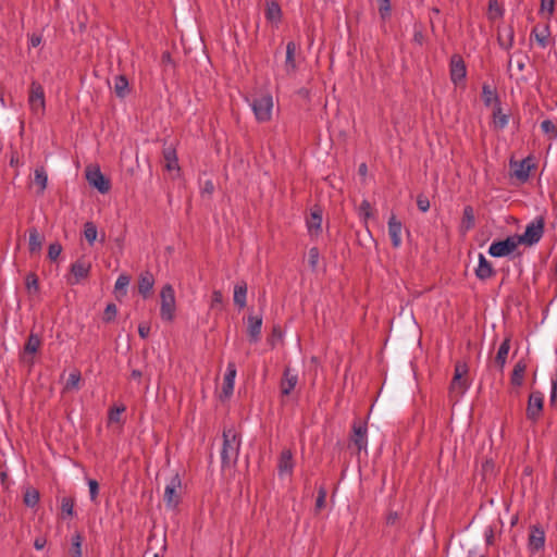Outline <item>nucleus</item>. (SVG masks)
Wrapping results in <instances>:
<instances>
[{
    "instance_id": "nucleus-51",
    "label": "nucleus",
    "mask_w": 557,
    "mask_h": 557,
    "mask_svg": "<svg viewBox=\"0 0 557 557\" xmlns=\"http://www.w3.org/2000/svg\"><path fill=\"white\" fill-rule=\"evenodd\" d=\"M417 206H418V209L420 211L426 212L430 209V200H429V198L425 195H423V194L418 195V197H417Z\"/></svg>"
},
{
    "instance_id": "nucleus-11",
    "label": "nucleus",
    "mask_w": 557,
    "mask_h": 557,
    "mask_svg": "<svg viewBox=\"0 0 557 557\" xmlns=\"http://www.w3.org/2000/svg\"><path fill=\"white\" fill-rule=\"evenodd\" d=\"M450 79L457 86L463 82L467 75V67L463 59L459 54H454L449 63Z\"/></svg>"
},
{
    "instance_id": "nucleus-61",
    "label": "nucleus",
    "mask_w": 557,
    "mask_h": 557,
    "mask_svg": "<svg viewBox=\"0 0 557 557\" xmlns=\"http://www.w3.org/2000/svg\"><path fill=\"white\" fill-rule=\"evenodd\" d=\"M42 41L41 35L38 34H32L29 37V46L33 48L38 47Z\"/></svg>"
},
{
    "instance_id": "nucleus-12",
    "label": "nucleus",
    "mask_w": 557,
    "mask_h": 557,
    "mask_svg": "<svg viewBox=\"0 0 557 557\" xmlns=\"http://www.w3.org/2000/svg\"><path fill=\"white\" fill-rule=\"evenodd\" d=\"M545 531L539 525L534 524L530 527V533L528 539V547L532 553L540 552L545 546Z\"/></svg>"
},
{
    "instance_id": "nucleus-15",
    "label": "nucleus",
    "mask_w": 557,
    "mask_h": 557,
    "mask_svg": "<svg viewBox=\"0 0 557 557\" xmlns=\"http://www.w3.org/2000/svg\"><path fill=\"white\" fill-rule=\"evenodd\" d=\"M154 285V276L150 271H144L138 277V293L144 299L149 298L152 295Z\"/></svg>"
},
{
    "instance_id": "nucleus-18",
    "label": "nucleus",
    "mask_w": 557,
    "mask_h": 557,
    "mask_svg": "<svg viewBox=\"0 0 557 557\" xmlns=\"http://www.w3.org/2000/svg\"><path fill=\"white\" fill-rule=\"evenodd\" d=\"M351 441L356 445L358 451L367 448L368 441L366 423H354Z\"/></svg>"
},
{
    "instance_id": "nucleus-48",
    "label": "nucleus",
    "mask_w": 557,
    "mask_h": 557,
    "mask_svg": "<svg viewBox=\"0 0 557 557\" xmlns=\"http://www.w3.org/2000/svg\"><path fill=\"white\" fill-rule=\"evenodd\" d=\"M467 372H468L467 364L463 362H457L455 366L454 377L450 383H457Z\"/></svg>"
},
{
    "instance_id": "nucleus-58",
    "label": "nucleus",
    "mask_w": 557,
    "mask_h": 557,
    "mask_svg": "<svg viewBox=\"0 0 557 557\" xmlns=\"http://www.w3.org/2000/svg\"><path fill=\"white\" fill-rule=\"evenodd\" d=\"M235 376H236V370L233 366H230L224 375L223 383H234Z\"/></svg>"
},
{
    "instance_id": "nucleus-23",
    "label": "nucleus",
    "mask_w": 557,
    "mask_h": 557,
    "mask_svg": "<svg viewBox=\"0 0 557 557\" xmlns=\"http://www.w3.org/2000/svg\"><path fill=\"white\" fill-rule=\"evenodd\" d=\"M297 51V45L294 41H289L286 45V59H285V71L290 74L297 69L295 54Z\"/></svg>"
},
{
    "instance_id": "nucleus-9",
    "label": "nucleus",
    "mask_w": 557,
    "mask_h": 557,
    "mask_svg": "<svg viewBox=\"0 0 557 557\" xmlns=\"http://www.w3.org/2000/svg\"><path fill=\"white\" fill-rule=\"evenodd\" d=\"M90 270V262L84 260L83 258L77 259L71 265L72 276L67 278V283L71 285L78 284L82 280H85L89 276Z\"/></svg>"
},
{
    "instance_id": "nucleus-16",
    "label": "nucleus",
    "mask_w": 557,
    "mask_h": 557,
    "mask_svg": "<svg viewBox=\"0 0 557 557\" xmlns=\"http://www.w3.org/2000/svg\"><path fill=\"white\" fill-rule=\"evenodd\" d=\"M510 165L515 168L513 175L521 182L524 183L529 180L530 171L534 166L531 163V158L523 159L520 162L510 161Z\"/></svg>"
},
{
    "instance_id": "nucleus-52",
    "label": "nucleus",
    "mask_w": 557,
    "mask_h": 557,
    "mask_svg": "<svg viewBox=\"0 0 557 557\" xmlns=\"http://www.w3.org/2000/svg\"><path fill=\"white\" fill-rule=\"evenodd\" d=\"M541 128L545 134H554L555 137H557V127L550 120H544L541 123Z\"/></svg>"
},
{
    "instance_id": "nucleus-7",
    "label": "nucleus",
    "mask_w": 557,
    "mask_h": 557,
    "mask_svg": "<svg viewBox=\"0 0 557 557\" xmlns=\"http://www.w3.org/2000/svg\"><path fill=\"white\" fill-rule=\"evenodd\" d=\"M181 487H182V481L180 475L176 473L173 475L170 480V482L166 484L164 490V503L168 508H176L177 505L181 502Z\"/></svg>"
},
{
    "instance_id": "nucleus-57",
    "label": "nucleus",
    "mask_w": 557,
    "mask_h": 557,
    "mask_svg": "<svg viewBox=\"0 0 557 557\" xmlns=\"http://www.w3.org/2000/svg\"><path fill=\"white\" fill-rule=\"evenodd\" d=\"M413 41L420 46L424 42V34L421 27H414Z\"/></svg>"
},
{
    "instance_id": "nucleus-26",
    "label": "nucleus",
    "mask_w": 557,
    "mask_h": 557,
    "mask_svg": "<svg viewBox=\"0 0 557 557\" xmlns=\"http://www.w3.org/2000/svg\"><path fill=\"white\" fill-rule=\"evenodd\" d=\"M322 224V210L315 208L311 210L310 218L307 220V226L310 233L319 234Z\"/></svg>"
},
{
    "instance_id": "nucleus-19",
    "label": "nucleus",
    "mask_w": 557,
    "mask_h": 557,
    "mask_svg": "<svg viewBox=\"0 0 557 557\" xmlns=\"http://www.w3.org/2000/svg\"><path fill=\"white\" fill-rule=\"evenodd\" d=\"M497 41L502 48L509 50L515 41L513 27L511 25L498 27Z\"/></svg>"
},
{
    "instance_id": "nucleus-53",
    "label": "nucleus",
    "mask_w": 557,
    "mask_h": 557,
    "mask_svg": "<svg viewBox=\"0 0 557 557\" xmlns=\"http://www.w3.org/2000/svg\"><path fill=\"white\" fill-rule=\"evenodd\" d=\"M88 486H89L90 499H91V502H96L98 493H99V484L96 480L89 479Z\"/></svg>"
},
{
    "instance_id": "nucleus-36",
    "label": "nucleus",
    "mask_w": 557,
    "mask_h": 557,
    "mask_svg": "<svg viewBox=\"0 0 557 557\" xmlns=\"http://www.w3.org/2000/svg\"><path fill=\"white\" fill-rule=\"evenodd\" d=\"M129 276L126 275V274H121L116 282H115V285H114V292H115V295L116 297L119 298L120 296L123 297L126 295L127 293V286L129 284Z\"/></svg>"
},
{
    "instance_id": "nucleus-14",
    "label": "nucleus",
    "mask_w": 557,
    "mask_h": 557,
    "mask_svg": "<svg viewBox=\"0 0 557 557\" xmlns=\"http://www.w3.org/2000/svg\"><path fill=\"white\" fill-rule=\"evenodd\" d=\"M262 315L249 314L247 318V334L250 343H258L261 339Z\"/></svg>"
},
{
    "instance_id": "nucleus-34",
    "label": "nucleus",
    "mask_w": 557,
    "mask_h": 557,
    "mask_svg": "<svg viewBox=\"0 0 557 557\" xmlns=\"http://www.w3.org/2000/svg\"><path fill=\"white\" fill-rule=\"evenodd\" d=\"M34 182L39 187L38 193L42 194L45 191V189L47 188V183H48V175H47V172H46V170H45V168L42 165L41 166H37L35 169Z\"/></svg>"
},
{
    "instance_id": "nucleus-35",
    "label": "nucleus",
    "mask_w": 557,
    "mask_h": 557,
    "mask_svg": "<svg viewBox=\"0 0 557 557\" xmlns=\"http://www.w3.org/2000/svg\"><path fill=\"white\" fill-rule=\"evenodd\" d=\"M84 537L79 532H75L71 539V548L70 556L71 557H82V545Z\"/></svg>"
},
{
    "instance_id": "nucleus-17",
    "label": "nucleus",
    "mask_w": 557,
    "mask_h": 557,
    "mask_svg": "<svg viewBox=\"0 0 557 557\" xmlns=\"http://www.w3.org/2000/svg\"><path fill=\"white\" fill-rule=\"evenodd\" d=\"M388 235L392 240V246L398 248L401 245V230L403 224L397 220L395 214H392L388 219Z\"/></svg>"
},
{
    "instance_id": "nucleus-62",
    "label": "nucleus",
    "mask_w": 557,
    "mask_h": 557,
    "mask_svg": "<svg viewBox=\"0 0 557 557\" xmlns=\"http://www.w3.org/2000/svg\"><path fill=\"white\" fill-rule=\"evenodd\" d=\"M485 541H486L487 545L494 544V528L493 527H488L485 530Z\"/></svg>"
},
{
    "instance_id": "nucleus-45",
    "label": "nucleus",
    "mask_w": 557,
    "mask_h": 557,
    "mask_svg": "<svg viewBox=\"0 0 557 557\" xmlns=\"http://www.w3.org/2000/svg\"><path fill=\"white\" fill-rule=\"evenodd\" d=\"M320 259V252L317 247H312L308 252V263L312 271H315Z\"/></svg>"
},
{
    "instance_id": "nucleus-39",
    "label": "nucleus",
    "mask_w": 557,
    "mask_h": 557,
    "mask_svg": "<svg viewBox=\"0 0 557 557\" xmlns=\"http://www.w3.org/2000/svg\"><path fill=\"white\" fill-rule=\"evenodd\" d=\"M504 14V10L498 3L497 0H488V18L491 21H495L502 17Z\"/></svg>"
},
{
    "instance_id": "nucleus-46",
    "label": "nucleus",
    "mask_w": 557,
    "mask_h": 557,
    "mask_svg": "<svg viewBox=\"0 0 557 557\" xmlns=\"http://www.w3.org/2000/svg\"><path fill=\"white\" fill-rule=\"evenodd\" d=\"M379 3V13L383 21L391 16V0H376Z\"/></svg>"
},
{
    "instance_id": "nucleus-24",
    "label": "nucleus",
    "mask_w": 557,
    "mask_h": 557,
    "mask_svg": "<svg viewBox=\"0 0 557 557\" xmlns=\"http://www.w3.org/2000/svg\"><path fill=\"white\" fill-rule=\"evenodd\" d=\"M29 234V242H28V248L30 253H37L41 250L42 243H44V236L38 232L36 227H30L28 230Z\"/></svg>"
},
{
    "instance_id": "nucleus-32",
    "label": "nucleus",
    "mask_w": 557,
    "mask_h": 557,
    "mask_svg": "<svg viewBox=\"0 0 557 557\" xmlns=\"http://www.w3.org/2000/svg\"><path fill=\"white\" fill-rule=\"evenodd\" d=\"M265 17L269 22L280 23L282 18V10L277 2L271 1L267 3Z\"/></svg>"
},
{
    "instance_id": "nucleus-33",
    "label": "nucleus",
    "mask_w": 557,
    "mask_h": 557,
    "mask_svg": "<svg viewBox=\"0 0 557 557\" xmlns=\"http://www.w3.org/2000/svg\"><path fill=\"white\" fill-rule=\"evenodd\" d=\"M531 37H534L542 48H546L548 46L549 37L548 25H544L541 29L539 27H534L531 32Z\"/></svg>"
},
{
    "instance_id": "nucleus-13",
    "label": "nucleus",
    "mask_w": 557,
    "mask_h": 557,
    "mask_svg": "<svg viewBox=\"0 0 557 557\" xmlns=\"http://www.w3.org/2000/svg\"><path fill=\"white\" fill-rule=\"evenodd\" d=\"M41 345V339L37 334L30 333L21 356L24 363L32 364L34 361V355L38 351Z\"/></svg>"
},
{
    "instance_id": "nucleus-56",
    "label": "nucleus",
    "mask_w": 557,
    "mask_h": 557,
    "mask_svg": "<svg viewBox=\"0 0 557 557\" xmlns=\"http://www.w3.org/2000/svg\"><path fill=\"white\" fill-rule=\"evenodd\" d=\"M554 8H555L554 0H541V10L543 12L547 11L548 14L550 15L554 12Z\"/></svg>"
},
{
    "instance_id": "nucleus-31",
    "label": "nucleus",
    "mask_w": 557,
    "mask_h": 557,
    "mask_svg": "<svg viewBox=\"0 0 557 557\" xmlns=\"http://www.w3.org/2000/svg\"><path fill=\"white\" fill-rule=\"evenodd\" d=\"M114 92L116 97L123 99L129 94L128 81L125 75H117L114 78Z\"/></svg>"
},
{
    "instance_id": "nucleus-10",
    "label": "nucleus",
    "mask_w": 557,
    "mask_h": 557,
    "mask_svg": "<svg viewBox=\"0 0 557 557\" xmlns=\"http://www.w3.org/2000/svg\"><path fill=\"white\" fill-rule=\"evenodd\" d=\"M544 396L541 392H532L529 396L527 407V418L532 422H536L543 411Z\"/></svg>"
},
{
    "instance_id": "nucleus-1",
    "label": "nucleus",
    "mask_w": 557,
    "mask_h": 557,
    "mask_svg": "<svg viewBox=\"0 0 557 557\" xmlns=\"http://www.w3.org/2000/svg\"><path fill=\"white\" fill-rule=\"evenodd\" d=\"M240 448V437L234 429L223 431V446L221 450L222 468H231L236 465Z\"/></svg>"
},
{
    "instance_id": "nucleus-27",
    "label": "nucleus",
    "mask_w": 557,
    "mask_h": 557,
    "mask_svg": "<svg viewBox=\"0 0 557 557\" xmlns=\"http://www.w3.org/2000/svg\"><path fill=\"white\" fill-rule=\"evenodd\" d=\"M482 100L486 107L492 104L497 106L500 103L496 89L488 84H483L482 86Z\"/></svg>"
},
{
    "instance_id": "nucleus-21",
    "label": "nucleus",
    "mask_w": 557,
    "mask_h": 557,
    "mask_svg": "<svg viewBox=\"0 0 557 557\" xmlns=\"http://www.w3.org/2000/svg\"><path fill=\"white\" fill-rule=\"evenodd\" d=\"M495 275V270L490 261L480 253L479 255V265L475 269V276L481 281H486Z\"/></svg>"
},
{
    "instance_id": "nucleus-40",
    "label": "nucleus",
    "mask_w": 557,
    "mask_h": 557,
    "mask_svg": "<svg viewBox=\"0 0 557 557\" xmlns=\"http://www.w3.org/2000/svg\"><path fill=\"white\" fill-rule=\"evenodd\" d=\"M97 234V226L94 222H86L84 224V236L90 246L95 243Z\"/></svg>"
},
{
    "instance_id": "nucleus-64",
    "label": "nucleus",
    "mask_w": 557,
    "mask_h": 557,
    "mask_svg": "<svg viewBox=\"0 0 557 557\" xmlns=\"http://www.w3.org/2000/svg\"><path fill=\"white\" fill-rule=\"evenodd\" d=\"M529 59L528 55H524L521 59L516 60L515 64L519 72H522L525 69V61Z\"/></svg>"
},
{
    "instance_id": "nucleus-2",
    "label": "nucleus",
    "mask_w": 557,
    "mask_h": 557,
    "mask_svg": "<svg viewBox=\"0 0 557 557\" xmlns=\"http://www.w3.org/2000/svg\"><path fill=\"white\" fill-rule=\"evenodd\" d=\"M250 107L258 122H268L272 117L273 98L270 92H259L252 97Z\"/></svg>"
},
{
    "instance_id": "nucleus-3",
    "label": "nucleus",
    "mask_w": 557,
    "mask_h": 557,
    "mask_svg": "<svg viewBox=\"0 0 557 557\" xmlns=\"http://www.w3.org/2000/svg\"><path fill=\"white\" fill-rule=\"evenodd\" d=\"M176 300L175 292L171 284H165L160 292V317L165 322H172L175 318Z\"/></svg>"
},
{
    "instance_id": "nucleus-55",
    "label": "nucleus",
    "mask_w": 557,
    "mask_h": 557,
    "mask_svg": "<svg viewBox=\"0 0 557 557\" xmlns=\"http://www.w3.org/2000/svg\"><path fill=\"white\" fill-rule=\"evenodd\" d=\"M223 304V294L220 290L212 293L211 308L221 307Z\"/></svg>"
},
{
    "instance_id": "nucleus-54",
    "label": "nucleus",
    "mask_w": 557,
    "mask_h": 557,
    "mask_svg": "<svg viewBox=\"0 0 557 557\" xmlns=\"http://www.w3.org/2000/svg\"><path fill=\"white\" fill-rule=\"evenodd\" d=\"M234 392V385H222V391L219 393V398L222 401L228 399Z\"/></svg>"
},
{
    "instance_id": "nucleus-5",
    "label": "nucleus",
    "mask_w": 557,
    "mask_h": 557,
    "mask_svg": "<svg viewBox=\"0 0 557 557\" xmlns=\"http://www.w3.org/2000/svg\"><path fill=\"white\" fill-rule=\"evenodd\" d=\"M28 104L33 113L42 115L46 109L44 87L33 81L29 88Z\"/></svg>"
},
{
    "instance_id": "nucleus-38",
    "label": "nucleus",
    "mask_w": 557,
    "mask_h": 557,
    "mask_svg": "<svg viewBox=\"0 0 557 557\" xmlns=\"http://www.w3.org/2000/svg\"><path fill=\"white\" fill-rule=\"evenodd\" d=\"M25 287L28 294H38L39 292V281L36 273L30 272L25 277Z\"/></svg>"
},
{
    "instance_id": "nucleus-29",
    "label": "nucleus",
    "mask_w": 557,
    "mask_h": 557,
    "mask_svg": "<svg viewBox=\"0 0 557 557\" xmlns=\"http://www.w3.org/2000/svg\"><path fill=\"white\" fill-rule=\"evenodd\" d=\"M163 158L165 160V169L168 171L180 169L175 148H173L172 146L164 147Z\"/></svg>"
},
{
    "instance_id": "nucleus-28",
    "label": "nucleus",
    "mask_w": 557,
    "mask_h": 557,
    "mask_svg": "<svg viewBox=\"0 0 557 557\" xmlns=\"http://www.w3.org/2000/svg\"><path fill=\"white\" fill-rule=\"evenodd\" d=\"M475 225L474 210L471 206H466L462 212V219L460 224V230L463 233H467L469 230L473 228Z\"/></svg>"
},
{
    "instance_id": "nucleus-41",
    "label": "nucleus",
    "mask_w": 557,
    "mask_h": 557,
    "mask_svg": "<svg viewBox=\"0 0 557 557\" xmlns=\"http://www.w3.org/2000/svg\"><path fill=\"white\" fill-rule=\"evenodd\" d=\"M74 497H63L61 500V511L63 517H73L74 515Z\"/></svg>"
},
{
    "instance_id": "nucleus-37",
    "label": "nucleus",
    "mask_w": 557,
    "mask_h": 557,
    "mask_svg": "<svg viewBox=\"0 0 557 557\" xmlns=\"http://www.w3.org/2000/svg\"><path fill=\"white\" fill-rule=\"evenodd\" d=\"M527 370V363L523 359L519 360L512 370L510 383H521Z\"/></svg>"
},
{
    "instance_id": "nucleus-49",
    "label": "nucleus",
    "mask_w": 557,
    "mask_h": 557,
    "mask_svg": "<svg viewBox=\"0 0 557 557\" xmlns=\"http://www.w3.org/2000/svg\"><path fill=\"white\" fill-rule=\"evenodd\" d=\"M61 251H62L61 244L52 243V244L49 245V248H48V258L51 261H55L59 258Z\"/></svg>"
},
{
    "instance_id": "nucleus-63",
    "label": "nucleus",
    "mask_w": 557,
    "mask_h": 557,
    "mask_svg": "<svg viewBox=\"0 0 557 557\" xmlns=\"http://www.w3.org/2000/svg\"><path fill=\"white\" fill-rule=\"evenodd\" d=\"M467 385H450L449 393L453 394H463L466 392Z\"/></svg>"
},
{
    "instance_id": "nucleus-43",
    "label": "nucleus",
    "mask_w": 557,
    "mask_h": 557,
    "mask_svg": "<svg viewBox=\"0 0 557 557\" xmlns=\"http://www.w3.org/2000/svg\"><path fill=\"white\" fill-rule=\"evenodd\" d=\"M117 314V307L115 304H108L102 315V321L104 323H110L115 320Z\"/></svg>"
},
{
    "instance_id": "nucleus-20",
    "label": "nucleus",
    "mask_w": 557,
    "mask_h": 557,
    "mask_svg": "<svg viewBox=\"0 0 557 557\" xmlns=\"http://www.w3.org/2000/svg\"><path fill=\"white\" fill-rule=\"evenodd\" d=\"M294 469V458L290 449H283L277 463V470L280 475L290 474Z\"/></svg>"
},
{
    "instance_id": "nucleus-6",
    "label": "nucleus",
    "mask_w": 557,
    "mask_h": 557,
    "mask_svg": "<svg viewBox=\"0 0 557 557\" xmlns=\"http://www.w3.org/2000/svg\"><path fill=\"white\" fill-rule=\"evenodd\" d=\"M517 237L508 236L503 240L493 242L488 248V253L494 258L510 256L519 246Z\"/></svg>"
},
{
    "instance_id": "nucleus-47",
    "label": "nucleus",
    "mask_w": 557,
    "mask_h": 557,
    "mask_svg": "<svg viewBox=\"0 0 557 557\" xmlns=\"http://www.w3.org/2000/svg\"><path fill=\"white\" fill-rule=\"evenodd\" d=\"M359 215L363 219L366 224L368 219L372 216V207L367 199L362 200L360 203Z\"/></svg>"
},
{
    "instance_id": "nucleus-4",
    "label": "nucleus",
    "mask_w": 557,
    "mask_h": 557,
    "mask_svg": "<svg viewBox=\"0 0 557 557\" xmlns=\"http://www.w3.org/2000/svg\"><path fill=\"white\" fill-rule=\"evenodd\" d=\"M545 220L543 216H537L525 227L522 235H515L519 240V244H525L532 246L537 244L544 234Z\"/></svg>"
},
{
    "instance_id": "nucleus-42",
    "label": "nucleus",
    "mask_w": 557,
    "mask_h": 557,
    "mask_svg": "<svg viewBox=\"0 0 557 557\" xmlns=\"http://www.w3.org/2000/svg\"><path fill=\"white\" fill-rule=\"evenodd\" d=\"M39 502V492L35 488L26 490L24 494V503L28 507H35Z\"/></svg>"
},
{
    "instance_id": "nucleus-8",
    "label": "nucleus",
    "mask_w": 557,
    "mask_h": 557,
    "mask_svg": "<svg viewBox=\"0 0 557 557\" xmlns=\"http://www.w3.org/2000/svg\"><path fill=\"white\" fill-rule=\"evenodd\" d=\"M86 180L91 187L101 194H107L111 189L110 180L101 173L98 166H88L86 169Z\"/></svg>"
},
{
    "instance_id": "nucleus-30",
    "label": "nucleus",
    "mask_w": 557,
    "mask_h": 557,
    "mask_svg": "<svg viewBox=\"0 0 557 557\" xmlns=\"http://www.w3.org/2000/svg\"><path fill=\"white\" fill-rule=\"evenodd\" d=\"M493 122L497 129H504L509 122V114L503 113L502 103L493 108Z\"/></svg>"
},
{
    "instance_id": "nucleus-50",
    "label": "nucleus",
    "mask_w": 557,
    "mask_h": 557,
    "mask_svg": "<svg viewBox=\"0 0 557 557\" xmlns=\"http://www.w3.org/2000/svg\"><path fill=\"white\" fill-rule=\"evenodd\" d=\"M325 498H326V490L325 487L321 486L318 491V496L315 500V509L320 511L325 506Z\"/></svg>"
},
{
    "instance_id": "nucleus-22",
    "label": "nucleus",
    "mask_w": 557,
    "mask_h": 557,
    "mask_svg": "<svg viewBox=\"0 0 557 557\" xmlns=\"http://www.w3.org/2000/svg\"><path fill=\"white\" fill-rule=\"evenodd\" d=\"M510 341L511 337L508 335L504 338L502 344L498 347L497 354L494 359V363L496 367H498L500 370L505 367V363L507 361V357L510 350Z\"/></svg>"
},
{
    "instance_id": "nucleus-60",
    "label": "nucleus",
    "mask_w": 557,
    "mask_h": 557,
    "mask_svg": "<svg viewBox=\"0 0 557 557\" xmlns=\"http://www.w3.org/2000/svg\"><path fill=\"white\" fill-rule=\"evenodd\" d=\"M138 333L141 338H147L150 334V326L146 323H140L138 326Z\"/></svg>"
},
{
    "instance_id": "nucleus-59",
    "label": "nucleus",
    "mask_w": 557,
    "mask_h": 557,
    "mask_svg": "<svg viewBox=\"0 0 557 557\" xmlns=\"http://www.w3.org/2000/svg\"><path fill=\"white\" fill-rule=\"evenodd\" d=\"M214 191V184L212 181H206L203 186L201 187V193L202 194H207L209 196H211Z\"/></svg>"
},
{
    "instance_id": "nucleus-44",
    "label": "nucleus",
    "mask_w": 557,
    "mask_h": 557,
    "mask_svg": "<svg viewBox=\"0 0 557 557\" xmlns=\"http://www.w3.org/2000/svg\"><path fill=\"white\" fill-rule=\"evenodd\" d=\"M125 406H114L109 410L108 420L109 423H119L121 421V416L125 411Z\"/></svg>"
},
{
    "instance_id": "nucleus-25",
    "label": "nucleus",
    "mask_w": 557,
    "mask_h": 557,
    "mask_svg": "<svg viewBox=\"0 0 557 557\" xmlns=\"http://www.w3.org/2000/svg\"><path fill=\"white\" fill-rule=\"evenodd\" d=\"M234 304L243 309L247 304V284L242 281L234 286Z\"/></svg>"
}]
</instances>
